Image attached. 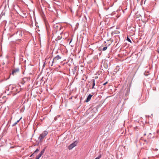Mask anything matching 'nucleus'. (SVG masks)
I'll use <instances>...</instances> for the list:
<instances>
[{
    "label": "nucleus",
    "instance_id": "b1692460",
    "mask_svg": "<svg viewBox=\"0 0 159 159\" xmlns=\"http://www.w3.org/2000/svg\"><path fill=\"white\" fill-rule=\"evenodd\" d=\"M146 135V134H144V135Z\"/></svg>",
    "mask_w": 159,
    "mask_h": 159
},
{
    "label": "nucleus",
    "instance_id": "dca6fc26",
    "mask_svg": "<svg viewBox=\"0 0 159 159\" xmlns=\"http://www.w3.org/2000/svg\"><path fill=\"white\" fill-rule=\"evenodd\" d=\"M51 62L50 61H49V66H52L51 65Z\"/></svg>",
    "mask_w": 159,
    "mask_h": 159
},
{
    "label": "nucleus",
    "instance_id": "423d86ee",
    "mask_svg": "<svg viewBox=\"0 0 159 159\" xmlns=\"http://www.w3.org/2000/svg\"><path fill=\"white\" fill-rule=\"evenodd\" d=\"M39 148L37 149L30 156V157L34 156L35 155L37 154L39 151Z\"/></svg>",
    "mask_w": 159,
    "mask_h": 159
},
{
    "label": "nucleus",
    "instance_id": "f257e3e1",
    "mask_svg": "<svg viewBox=\"0 0 159 159\" xmlns=\"http://www.w3.org/2000/svg\"><path fill=\"white\" fill-rule=\"evenodd\" d=\"M48 132L47 131H44L41 134L38 138V140L40 142H42L44 138L48 134Z\"/></svg>",
    "mask_w": 159,
    "mask_h": 159
},
{
    "label": "nucleus",
    "instance_id": "412c9836",
    "mask_svg": "<svg viewBox=\"0 0 159 159\" xmlns=\"http://www.w3.org/2000/svg\"><path fill=\"white\" fill-rule=\"evenodd\" d=\"M159 132V130H157V133H158V132Z\"/></svg>",
    "mask_w": 159,
    "mask_h": 159
},
{
    "label": "nucleus",
    "instance_id": "a878e982",
    "mask_svg": "<svg viewBox=\"0 0 159 159\" xmlns=\"http://www.w3.org/2000/svg\"><path fill=\"white\" fill-rule=\"evenodd\" d=\"M145 1H144V3H145Z\"/></svg>",
    "mask_w": 159,
    "mask_h": 159
},
{
    "label": "nucleus",
    "instance_id": "f03ea898",
    "mask_svg": "<svg viewBox=\"0 0 159 159\" xmlns=\"http://www.w3.org/2000/svg\"><path fill=\"white\" fill-rule=\"evenodd\" d=\"M61 57L59 55H57L56 57H55L53 60L51 61V65L53 66V64L54 62L56 63L57 62V60H59L60 59H61Z\"/></svg>",
    "mask_w": 159,
    "mask_h": 159
},
{
    "label": "nucleus",
    "instance_id": "9d476101",
    "mask_svg": "<svg viewBox=\"0 0 159 159\" xmlns=\"http://www.w3.org/2000/svg\"><path fill=\"white\" fill-rule=\"evenodd\" d=\"M151 135H152L151 133H149V134L148 136V138L149 139H151L152 138H154V136H152Z\"/></svg>",
    "mask_w": 159,
    "mask_h": 159
},
{
    "label": "nucleus",
    "instance_id": "5701e85b",
    "mask_svg": "<svg viewBox=\"0 0 159 159\" xmlns=\"http://www.w3.org/2000/svg\"><path fill=\"white\" fill-rule=\"evenodd\" d=\"M144 141H145V142H147V141H146V140H144Z\"/></svg>",
    "mask_w": 159,
    "mask_h": 159
},
{
    "label": "nucleus",
    "instance_id": "20e7f679",
    "mask_svg": "<svg viewBox=\"0 0 159 159\" xmlns=\"http://www.w3.org/2000/svg\"><path fill=\"white\" fill-rule=\"evenodd\" d=\"M77 143L76 141L74 142V143L69 145L68 147V148L69 150L72 149L75 146L77 145Z\"/></svg>",
    "mask_w": 159,
    "mask_h": 159
},
{
    "label": "nucleus",
    "instance_id": "6ab92c4d",
    "mask_svg": "<svg viewBox=\"0 0 159 159\" xmlns=\"http://www.w3.org/2000/svg\"><path fill=\"white\" fill-rule=\"evenodd\" d=\"M47 62H46V61H45L44 62V64H47Z\"/></svg>",
    "mask_w": 159,
    "mask_h": 159
},
{
    "label": "nucleus",
    "instance_id": "4be33fe9",
    "mask_svg": "<svg viewBox=\"0 0 159 159\" xmlns=\"http://www.w3.org/2000/svg\"><path fill=\"white\" fill-rule=\"evenodd\" d=\"M71 42V41H70V43Z\"/></svg>",
    "mask_w": 159,
    "mask_h": 159
},
{
    "label": "nucleus",
    "instance_id": "7ed1b4c3",
    "mask_svg": "<svg viewBox=\"0 0 159 159\" xmlns=\"http://www.w3.org/2000/svg\"><path fill=\"white\" fill-rule=\"evenodd\" d=\"M54 28L57 30H60L61 26L60 24L56 23L54 25Z\"/></svg>",
    "mask_w": 159,
    "mask_h": 159
},
{
    "label": "nucleus",
    "instance_id": "1a4fd4ad",
    "mask_svg": "<svg viewBox=\"0 0 159 159\" xmlns=\"http://www.w3.org/2000/svg\"><path fill=\"white\" fill-rule=\"evenodd\" d=\"M92 82H93V87L92 88V89H95V88L94 87L95 83V80L94 79H93L92 80Z\"/></svg>",
    "mask_w": 159,
    "mask_h": 159
},
{
    "label": "nucleus",
    "instance_id": "0eeeda50",
    "mask_svg": "<svg viewBox=\"0 0 159 159\" xmlns=\"http://www.w3.org/2000/svg\"><path fill=\"white\" fill-rule=\"evenodd\" d=\"M92 95L91 94H89L87 98L85 101L86 102H89L91 99V98Z\"/></svg>",
    "mask_w": 159,
    "mask_h": 159
},
{
    "label": "nucleus",
    "instance_id": "393cba45",
    "mask_svg": "<svg viewBox=\"0 0 159 159\" xmlns=\"http://www.w3.org/2000/svg\"><path fill=\"white\" fill-rule=\"evenodd\" d=\"M144 75H145V73L144 74Z\"/></svg>",
    "mask_w": 159,
    "mask_h": 159
},
{
    "label": "nucleus",
    "instance_id": "39448f33",
    "mask_svg": "<svg viewBox=\"0 0 159 159\" xmlns=\"http://www.w3.org/2000/svg\"><path fill=\"white\" fill-rule=\"evenodd\" d=\"M130 91V88L128 87L126 89V93H125V96H127L129 95Z\"/></svg>",
    "mask_w": 159,
    "mask_h": 159
},
{
    "label": "nucleus",
    "instance_id": "a211bd4d",
    "mask_svg": "<svg viewBox=\"0 0 159 159\" xmlns=\"http://www.w3.org/2000/svg\"><path fill=\"white\" fill-rule=\"evenodd\" d=\"M107 83V82H105V83H104L103 84V85H105Z\"/></svg>",
    "mask_w": 159,
    "mask_h": 159
},
{
    "label": "nucleus",
    "instance_id": "6e6552de",
    "mask_svg": "<svg viewBox=\"0 0 159 159\" xmlns=\"http://www.w3.org/2000/svg\"><path fill=\"white\" fill-rule=\"evenodd\" d=\"M19 71V69H15L14 70H13L12 72L11 75H14L15 74L16 72H18Z\"/></svg>",
    "mask_w": 159,
    "mask_h": 159
},
{
    "label": "nucleus",
    "instance_id": "f8f14e48",
    "mask_svg": "<svg viewBox=\"0 0 159 159\" xmlns=\"http://www.w3.org/2000/svg\"><path fill=\"white\" fill-rule=\"evenodd\" d=\"M44 151H45V149H43V150H42L40 152V154H41V155H42L44 153Z\"/></svg>",
    "mask_w": 159,
    "mask_h": 159
},
{
    "label": "nucleus",
    "instance_id": "2eb2a0df",
    "mask_svg": "<svg viewBox=\"0 0 159 159\" xmlns=\"http://www.w3.org/2000/svg\"><path fill=\"white\" fill-rule=\"evenodd\" d=\"M17 124V123L16 122H15L12 125V126H15V125H16Z\"/></svg>",
    "mask_w": 159,
    "mask_h": 159
},
{
    "label": "nucleus",
    "instance_id": "f3484780",
    "mask_svg": "<svg viewBox=\"0 0 159 159\" xmlns=\"http://www.w3.org/2000/svg\"><path fill=\"white\" fill-rule=\"evenodd\" d=\"M21 118L22 117L20 118V119L17 121L16 122L18 123L20 121V120L21 119Z\"/></svg>",
    "mask_w": 159,
    "mask_h": 159
},
{
    "label": "nucleus",
    "instance_id": "ddd939ff",
    "mask_svg": "<svg viewBox=\"0 0 159 159\" xmlns=\"http://www.w3.org/2000/svg\"><path fill=\"white\" fill-rule=\"evenodd\" d=\"M107 47L106 46V47H105L104 48H103L102 49V50L103 51H105L107 49Z\"/></svg>",
    "mask_w": 159,
    "mask_h": 159
},
{
    "label": "nucleus",
    "instance_id": "9b49d317",
    "mask_svg": "<svg viewBox=\"0 0 159 159\" xmlns=\"http://www.w3.org/2000/svg\"><path fill=\"white\" fill-rule=\"evenodd\" d=\"M41 156L42 155L41 154H40V153L38 155L36 156L35 159H39V158L41 157Z\"/></svg>",
    "mask_w": 159,
    "mask_h": 159
},
{
    "label": "nucleus",
    "instance_id": "aec40b11",
    "mask_svg": "<svg viewBox=\"0 0 159 159\" xmlns=\"http://www.w3.org/2000/svg\"><path fill=\"white\" fill-rule=\"evenodd\" d=\"M45 64H43V67H44L45 66Z\"/></svg>",
    "mask_w": 159,
    "mask_h": 159
},
{
    "label": "nucleus",
    "instance_id": "4468645a",
    "mask_svg": "<svg viewBox=\"0 0 159 159\" xmlns=\"http://www.w3.org/2000/svg\"><path fill=\"white\" fill-rule=\"evenodd\" d=\"M127 40L129 42H130V43H132L131 42V40L128 37H127Z\"/></svg>",
    "mask_w": 159,
    "mask_h": 159
}]
</instances>
